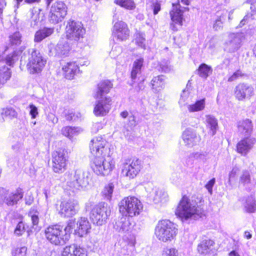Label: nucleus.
I'll use <instances>...</instances> for the list:
<instances>
[{"mask_svg": "<svg viewBox=\"0 0 256 256\" xmlns=\"http://www.w3.org/2000/svg\"><path fill=\"white\" fill-rule=\"evenodd\" d=\"M176 214L182 222H190L204 215V210L195 202L184 196L176 208Z\"/></svg>", "mask_w": 256, "mask_h": 256, "instance_id": "f257e3e1", "label": "nucleus"}, {"mask_svg": "<svg viewBox=\"0 0 256 256\" xmlns=\"http://www.w3.org/2000/svg\"><path fill=\"white\" fill-rule=\"evenodd\" d=\"M74 226L72 221H70L64 228L58 224L50 226L44 230V236L51 244L63 246L69 240Z\"/></svg>", "mask_w": 256, "mask_h": 256, "instance_id": "f03ea898", "label": "nucleus"}, {"mask_svg": "<svg viewBox=\"0 0 256 256\" xmlns=\"http://www.w3.org/2000/svg\"><path fill=\"white\" fill-rule=\"evenodd\" d=\"M114 159L106 154L94 156L90 161V166L93 172L98 176L109 175L115 168Z\"/></svg>", "mask_w": 256, "mask_h": 256, "instance_id": "7ed1b4c3", "label": "nucleus"}, {"mask_svg": "<svg viewBox=\"0 0 256 256\" xmlns=\"http://www.w3.org/2000/svg\"><path fill=\"white\" fill-rule=\"evenodd\" d=\"M89 175L88 172L82 170H76L74 176L70 172L65 173L64 177L67 186L66 189L75 192L86 186L90 180Z\"/></svg>", "mask_w": 256, "mask_h": 256, "instance_id": "20e7f679", "label": "nucleus"}, {"mask_svg": "<svg viewBox=\"0 0 256 256\" xmlns=\"http://www.w3.org/2000/svg\"><path fill=\"white\" fill-rule=\"evenodd\" d=\"M178 233L176 225L168 220H160L157 224L154 234L156 238L163 242H170Z\"/></svg>", "mask_w": 256, "mask_h": 256, "instance_id": "39448f33", "label": "nucleus"}, {"mask_svg": "<svg viewBox=\"0 0 256 256\" xmlns=\"http://www.w3.org/2000/svg\"><path fill=\"white\" fill-rule=\"evenodd\" d=\"M142 208V202L135 196L126 197L119 204L120 212L128 218L138 216Z\"/></svg>", "mask_w": 256, "mask_h": 256, "instance_id": "423d86ee", "label": "nucleus"}, {"mask_svg": "<svg viewBox=\"0 0 256 256\" xmlns=\"http://www.w3.org/2000/svg\"><path fill=\"white\" fill-rule=\"evenodd\" d=\"M18 52L16 51L6 56H0V88L11 77L10 69L6 66H12L18 60Z\"/></svg>", "mask_w": 256, "mask_h": 256, "instance_id": "0eeeda50", "label": "nucleus"}, {"mask_svg": "<svg viewBox=\"0 0 256 256\" xmlns=\"http://www.w3.org/2000/svg\"><path fill=\"white\" fill-rule=\"evenodd\" d=\"M110 214V210L108 204L101 202L95 205L90 212V218L94 224L102 226Z\"/></svg>", "mask_w": 256, "mask_h": 256, "instance_id": "6e6552de", "label": "nucleus"}, {"mask_svg": "<svg viewBox=\"0 0 256 256\" xmlns=\"http://www.w3.org/2000/svg\"><path fill=\"white\" fill-rule=\"evenodd\" d=\"M142 168L141 161L139 159H124L122 163L121 175L128 179H133L139 174Z\"/></svg>", "mask_w": 256, "mask_h": 256, "instance_id": "1a4fd4ad", "label": "nucleus"}, {"mask_svg": "<svg viewBox=\"0 0 256 256\" xmlns=\"http://www.w3.org/2000/svg\"><path fill=\"white\" fill-rule=\"evenodd\" d=\"M68 157L64 149L54 151L52 154V168L55 173H63L67 168Z\"/></svg>", "mask_w": 256, "mask_h": 256, "instance_id": "9d476101", "label": "nucleus"}, {"mask_svg": "<svg viewBox=\"0 0 256 256\" xmlns=\"http://www.w3.org/2000/svg\"><path fill=\"white\" fill-rule=\"evenodd\" d=\"M46 62V60L38 51L32 49L26 67L30 74L38 73L44 68Z\"/></svg>", "mask_w": 256, "mask_h": 256, "instance_id": "9b49d317", "label": "nucleus"}, {"mask_svg": "<svg viewBox=\"0 0 256 256\" xmlns=\"http://www.w3.org/2000/svg\"><path fill=\"white\" fill-rule=\"evenodd\" d=\"M68 8L62 1H56L50 7L49 13V20L54 24L62 22L67 14Z\"/></svg>", "mask_w": 256, "mask_h": 256, "instance_id": "f8f14e48", "label": "nucleus"}, {"mask_svg": "<svg viewBox=\"0 0 256 256\" xmlns=\"http://www.w3.org/2000/svg\"><path fill=\"white\" fill-rule=\"evenodd\" d=\"M89 147L90 152L94 156L106 154L108 150L107 141L101 136L92 138L90 141Z\"/></svg>", "mask_w": 256, "mask_h": 256, "instance_id": "ddd939ff", "label": "nucleus"}, {"mask_svg": "<svg viewBox=\"0 0 256 256\" xmlns=\"http://www.w3.org/2000/svg\"><path fill=\"white\" fill-rule=\"evenodd\" d=\"M244 38L242 33L230 34L227 40L224 43V50L229 52H235L241 47Z\"/></svg>", "mask_w": 256, "mask_h": 256, "instance_id": "4468645a", "label": "nucleus"}, {"mask_svg": "<svg viewBox=\"0 0 256 256\" xmlns=\"http://www.w3.org/2000/svg\"><path fill=\"white\" fill-rule=\"evenodd\" d=\"M66 34L68 39L78 40L83 36L85 30L80 22L70 21L66 26Z\"/></svg>", "mask_w": 256, "mask_h": 256, "instance_id": "2eb2a0df", "label": "nucleus"}, {"mask_svg": "<svg viewBox=\"0 0 256 256\" xmlns=\"http://www.w3.org/2000/svg\"><path fill=\"white\" fill-rule=\"evenodd\" d=\"M96 102L94 108V113L96 116H104L110 112L112 104V98L110 96L95 98Z\"/></svg>", "mask_w": 256, "mask_h": 256, "instance_id": "dca6fc26", "label": "nucleus"}, {"mask_svg": "<svg viewBox=\"0 0 256 256\" xmlns=\"http://www.w3.org/2000/svg\"><path fill=\"white\" fill-rule=\"evenodd\" d=\"M70 48L67 40L62 38L56 46L53 44L48 45L49 54L60 57L66 56L69 54Z\"/></svg>", "mask_w": 256, "mask_h": 256, "instance_id": "f3484780", "label": "nucleus"}, {"mask_svg": "<svg viewBox=\"0 0 256 256\" xmlns=\"http://www.w3.org/2000/svg\"><path fill=\"white\" fill-rule=\"evenodd\" d=\"M130 30L127 24L123 21L116 22L113 26L112 34L114 38L122 42L128 40L130 36Z\"/></svg>", "mask_w": 256, "mask_h": 256, "instance_id": "a211bd4d", "label": "nucleus"}, {"mask_svg": "<svg viewBox=\"0 0 256 256\" xmlns=\"http://www.w3.org/2000/svg\"><path fill=\"white\" fill-rule=\"evenodd\" d=\"M78 210V205L77 200L69 199L62 202L60 204L59 214L64 217H72L75 215Z\"/></svg>", "mask_w": 256, "mask_h": 256, "instance_id": "6ab92c4d", "label": "nucleus"}, {"mask_svg": "<svg viewBox=\"0 0 256 256\" xmlns=\"http://www.w3.org/2000/svg\"><path fill=\"white\" fill-rule=\"evenodd\" d=\"M254 94L252 86L245 83H240L234 88V96L238 101L250 98Z\"/></svg>", "mask_w": 256, "mask_h": 256, "instance_id": "aec40b11", "label": "nucleus"}, {"mask_svg": "<svg viewBox=\"0 0 256 256\" xmlns=\"http://www.w3.org/2000/svg\"><path fill=\"white\" fill-rule=\"evenodd\" d=\"M180 8V6L179 4H176L175 6L173 4V8L170 12L172 20L170 28L174 31L179 30L182 26L183 12Z\"/></svg>", "mask_w": 256, "mask_h": 256, "instance_id": "412c9836", "label": "nucleus"}, {"mask_svg": "<svg viewBox=\"0 0 256 256\" xmlns=\"http://www.w3.org/2000/svg\"><path fill=\"white\" fill-rule=\"evenodd\" d=\"M136 240L134 236H124L120 242V253L122 255L131 256L136 250Z\"/></svg>", "mask_w": 256, "mask_h": 256, "instance_id": "4be33fe9", "label": "nucleus"}, {"mask_svg": "<svg viewBox=\"0 0 256 256\" xmlns=\"http://www.w3.org/2000/svg\"><path fill=\"white\" fill-rule=\"evenodd\" d=\"M88 62H85L84 63L79 62L78 64L76 62H70L64 64L62 70L66 78L72 80L80 72L78 65L82 66H88Z\"/></svg>", "mask_w": 256, "mask_h": 256, "instance_id": "5701e85b", "label": "nucleus"}, {"mask_svg": "<svg viewBox=\"0 0 256 256\" xmlns=\"http://www.w3.org/2000/svg\"><path fill=\"white\" fill-rule=\"evenodd\" d=\"M182 138L185 145L188 147H192L199 144L200 136L192 128H188L184 131Z\"/></svg>", "mask_w": 256, "mask_h": 256, "instance_id": "b1692460", "label": "nucleus"}, {"mask_svg": "<svg viewBox=\"0 0 256 256\" xmlns=\"http://www.w3.org/2000/svg\"><path fill=\"white\" fill-rule=\"evenodd\" d=\"M74 223V231L79 236L82 237L90 232L91 225L87 218H80L77 220L76 224Z\"/></svg>", "mask_w": 256, "mask_h": 256, "instance_id": "393cba45", "label": "nucleus"}, {"mask_svg": "<svg viewBox=\"0 0 256 256\" xmlns=\"http://www.w3.org/2000/svg\"><path fill=\"white\" fill-rule=\"evenodd\" d=\"M256 144V138L246 136L241 140L236 145L237 152L246 156Z\"/></svg>", "mask_w": 256, "mask_h": 256, "instance_id": "a878e982", "label": "nucleus"}, {"mask_svg": "<svg viewBox=\"0 0 256 256\" xmlns=\"http://www.w3.org/2000/svg\"><path fill=\"white\" fill-rule=\"evenodd\" d=\"M114 228L119 232L126 233L131 231L132 226L130 218L123 216L116 221Z\"/></svg>", "mask_w": 256, "mask_h": 256, "instance_id": "bb28decb", "label": "nucleus"}, {"mask_svg": "<svg viewBox=\"0 0 256 256\" xmlns=\"http://www.w3.org/2000/svg\"><path fill=\"white\" fill-rule=\"evenodd\" d=\"M62 256H88L86 250L75 244L66 246L63 250Z\"/></svg>", "mask_w": 256, "mask_h": 256, "instance_id": "cd10ccee", "label": "nucleus"}, {"mask_svg": "<svg viewBox=\"0 0 256 256\" xmlns=\"http://www.w3.org/2000/svg\"><path fill=\"white\" fill-rule=\"evenodd\" d=\"M24 196V192L22 188H18L15 190L4 195V202L8 206H14L17 204Z\"/></svg>", "mask_w": 256, "mask_h": 256, "instance_id": "c85d7f7f", "label": "nucleus"}, {"mask_svg": "<svg viewBox=\"0 0 256 256\" xmlns=\"http://www.w3.org/2000/svg\"><path fill=\"white\" fill-rule=\"evenodd\" d=\"M238 132L242 136H248L250 135L253 130L252 121L248 118L240 120L238 122Z\"/></svg>", "mask_w": 256, "mask_h": 256, "instance_id": "c756f323", "label": "nucleus"}, {"mask_svg": "<svg viewBox=\"0 0 256 256\" xmlns=\"http://www.w3.org/2000/svg\"><path fill=\"white\" fill-rule=\"evenodd\" d=\"M243 210L246 213H254L256 211V200L252 195L244 198L242 200Z\"/></svg>", "mask_w": 256, "mask_h": 256, "instance_id": "7c9ffc66", "label": "nucleus"}, {"mask_svg": "<svg viewBox=\"0 0 256 256\" xmlns=\"http://www.w3.org/2000/svg\"><path fill=\"white\" fill-rule=\"evenodd\" d=\"M150 196L154 202L156 204H164L168 200V193L157 188L153 190Z\"/></svg>", "mask_w": 256, "mask_h": 256, "instance_id": "2f4dec72", "label": "nucleus"}, {"mask_svg": "<svg viewBox=\"0 0 256 256\" xmlns=\"http://www.w3.org/2000/svg\"><path fill=\"white\" fill-rule=\"evenodd\" d=\"M112 87V82L108 80L100 82L98 84L97 90L94 94V98L105 97L104 95L110 92Z\"/></svg>", "mask_w": 256, "mask_h": 256, "instance_id": "473e14b6", "label": "nucleus"}, {"mask_svg": "<svg viewBox=\"0 0 256 256\" xmlns=\"http://www.w3.org/2000/svg\"><path fill=\"white\" fill-rule=\"evenodd\" d=\"M206 124L207 128L209 129L208 133L211 136H214L218 129V120L212 115L208 114L206 116Z\"/></svg>", "mask_w": 256, "mask_h": 256, "instance_id": "72a5a7b5", "label": "nucleus"}, {"mask_svg": "<svg viewBox=\"0 0 256 256\" xmlns=\"http://www.w3.org/2000/svg\"><path fill=\"white\" fill-rule=\"evenodd\" d=\"M214 242L210 240H203L198 246V252L202 254H210L212 250Z\"/></svg>", "mask_w": 256, "mask_h": 256, "instance_id": "f704fd0d", "label": "nucleus"}, {"mask_svg": "<svg viewBox=\"0 0 256 256\" xmlns=\"http://www.w3.org/2000/svg\"><path fill=\"white\" fill-rule=\"evenodd\" d=\"M54 32V28H44L40 30L35 34L34 41L36 42H39L45 38L51 36Z\"/></svg>", "mask_w": 256, "mask_h": 256, "instance_id": "c9c22d12", "label": "nucleus"}, {"mask_svg": "<svg viewBox=\"0 0 256 256\" xmlns=\"http://www.w3.org/2000/svg\"><path fill=\"white\" fill-rule=\"evenodd\" d=\"M84 132V129L80 127L65 126L62 129V134L68 138H72L74 136H77Z\"/></svg>", "mask_w": 256, "mask_h": 256, "instance_id": "e433bc0d", "label": "nucleus"}, {"mask_svg": "<svg viewBox=\"0 0 256 256\" xmlns=\"http://www.w3.org/2000/svg\"><path fill=\"white\" fill-rule=\"evenodd\" d=\"M144 60L141 57L136 58L134 61L131 72V78L132 80H135L137 75L140 74L142 68L144 65Z\"/></svg>", "mask_w": 256, "mask_h": 256, "instance_id": "4c0bfd02", "label": "nucleus"}, {"mask_svg": "<svg viewBox=\"0 0 256 256\" xmlns=\"http://www.w3.org/2000/svg\"><path fill=\"white\" fill-rule=\"evenodd\" d=\"M166 78L163 75L154 77L151 80L152 87L156 91H159L164 86Z\"/></svg>", "mask_w": 256, "mask_h": 256, "instance_id": "58836bf2", "label": "nucleus"}, {"mask_svg": "<svg viewBox=\"0 0 256 256\" xmlns=\"http://www.w3.org/2000/svg\"><path fill=\"white\" fill-rule=\"evenodd\" d=\"M240 184H242L246 189L250 190L254 188L256 182L251 180L249 172L245 171L240 178Z\"/></svg>", "mask_w": 256, "mask_h": 256, "instance_id": "ea45409f", "label": "nucleus"}, {"mask_svg": "<svg viewBox=\"0 0 256 256\" xmlns=\"http://www.w3.org/2000/svg\"><path fill=\"white\" fill-rule=\"evenodd\" d=\"M206 106L205 98L196 100L194 103L188 104L187 109L190 112H198L203 110Z\"/></svg>", "mask_w": 256, "mask_h": 256, "instance_id": "a19ab883", "label": "nucleus"}, {"mask_svg": "<svg viewBox=\"0 0 256 256\" xmlns=\"http://www.w3.org/2000/svg\"><path fill=\"white\" fill-rule=\"evenodd\" d=\"M198 74L203 78H206L212 74V67L206 64H202L200 65L198 70Z\"/></svg>", "mask_w": 256, "mask_h": 256, "instance_id": "79ce46f5", "label": "nucleus"}, {"mask_svg": "<svg viewBox=\"0 0 256 256\" xmlns=\"http://www.w3.org/2000/svg\"><path fill=\"white\" fill-rule=\"evenodd\" d=\"M114 188V184L113 182H109L106 184L101 192L102 196L105 200H110Z\"/></svg>", "mask_w": 256, "mask_h": 256, "instance_id": "37998d69", "label": "nucleus"}, {"mask_svg": "<svg viewBox=\"0 0 256 256\" xmlns=\"http://www.w3.org/2000/svg\"><path fill=\"white\" fill-rule=\"evenodd\" d=\"M133 42L138 46L146 49V38L145 34L143 32H136L134 34Z\"/></svg>", "mask_w": 256, "mask_h": 256, "instance_id": "c03bdc74", "label": "nucleus"}, {"mask_svg": "<svg viewBox=\"0 0 256 256\" xmlns=\"http://www.w3.org/2000/svg\"><path fill=\"white\" fill-rule=\"evenodd\" d=\"M114 3L128 10H134L136 7L132 0H114Z\"/></svg>", "mask_w": 256, "mask_h": 256, "instance_id": "a18cd8bd", "label": "nucleus"}, {"mask_svg": "<svg viewBox=\"0 0 256 256\" xmlns=\"http://www.w3.org/2000/svg\"><path fill=\"white\" fill-rule=\"evenodd\" d=\"M192 156L195 160L202 163H205L210 158V154L206 152H195Z\"/></svg>", "mask_w": 256, "mask_h": 256, "instance_id": "49530a36", "label": "nucleus"}, {"mask_svg": "<svg viewBox=\"0 0 256 256\" xmlns=\"http://www.w3.org/2000/svg\"><path fill=\"white\" fill-rule=\"evenodd\" d=\"M226 16V12L224 14V12L219 14V13H218L216 16V18L214 21L213 24V28L216 30H218L222 28V24L224 20L225 19V17Z\"/></svg>", "mask_w": 256, "mask_h": 256, "instance_id": "de8ad7c7", "label": "nucleus"}, {"mask_svg": "<svg viewBox=\"0 0 256 256\" xmlns=\"http://www.w3.org/2000/svg\"><path fill=\"white\" fill-rule=\"evenodd\" d=\"M192 97V94L188 90H184L181 94L179 104L182 106L184 105L186 103L190 101Z\"/></svg>", "mask_w": 256, "mask_h": 256, "instance_id": "09e8293b", "label": "nucleus"}, {"mask_svg": "<svg viewBox=\"0 0 256 256\" xmlns=\"http://www.w3.org/2000/svg\"><path fill=\"white\" fill-rule=\"evenodd\" d=\"M30 26L34 28L38 26L40 22V12L36 10H32L31 11Z\"/></svg>", "mask_w": 256, "mask_h": 256, "instance_id": "8fccbe9b", "label": "nucleus"}, {"mask_svg": "<svg viewBox=\"0 0 256 256\" xmlns=\"http://www.w3.org/2000/svg\"><path fill=\"white\" fill-rule=\"evenodd\" d=\"M162 256H181L178 250L175 248L166 247L162 251Z\"/></svg>", "mask_w": 256, "mask_h": 256, "instance_id": "3c124183", "label": "nucleus"}, {"mask_svg": "<svg viewBox=\"0 0 256 256\" xmlns=\"http://www.w3.org/2000/svg\"><path fill=\"white\" fill-rule=\"evenodd\" d=\"M80 117V114L72 110H68L65 112V118L68 121H76Z\"/></svg>", "mask_w": 256, "mask_h": 256, "instance_id": "603ef678", "label": "nucleus"}, {"mask_svg": "<svg viewBox=\"0 0 256 256\" xmlns=\"http://www.w3.org/2000/svg\"><path fill=\"white\" fill-rule=\"evenodd\" d=\"M122 46L118 44L112 46L111 51L110 52V56L112 58L118 57L122 52Z\"/></svg>", "mask_w": 256, "mask_h": 256, "instance_id": "864d4df0", "label": "nucleus"}, {"mask_svg": "<svg viewBox=\"0 0 256 256\" xmlns=\"http://www.w3.org/2000/svg\"><path fill=\"white\" fill-rule=\"evenodd\" d=\"M10 40L12 45H19L21 43V35L18 32L14 33L10 36Z\"/></svg>", "mask_w": 256, "mask_h": 256, "instance_id": "5fc2aeb1", "label": "nucleus"}, {"mask_svg": "<svg viewBox=\"0 0 256 256\" xmlns=\"http://www.w3.org/2000/svg\"><path fill=\"white\" fill-rule=\"evenodd\" d=\"M172 182L176 185L180 184L184 181V177L180 174H173L171 177Z\"/></svg>", "mask_w": 256, "mask_h": 256, "instance_id": "6e6d98bb", "label": "nucleus"}, {"mask_svg": "<svg viewBox=\"0 0 256 256\" xmlns=\"http://www.w3.org/2000/svg\"><path fill=\"white\" fill-rule=\"evenodd\" d=\"M27 248L25 246L16 248L12 251V256H26Z\"/></svg>", "mask_w": 256, "mask_h": 256, "instance_id": "4d7b16f0", "label": "nucleus"}, {"mask_svg": "<svg viewBox=\"0 0 256 256\" xmlns=\"http://www.w3.org/2000/svg\"><path fill=\"white\" fill-rule=\"evenodd\" d=\"M2 114L12 118L16 116V112L12 108H3L2 112Z\"/></svg>", "mask_w": 256, "mask_h": 256, "instance_id": "13d9d810", "label": "nucleus"}, {"mask_svg": "<svg viewBox=\"0 0 256 256\" xmlns=\"http://www.w3.org/2000/svg\"><path fill=\"white\" fill-rule=\"evenodd\" d=\"M25 230V224L23 222H20L17 224L14 233L17 236H20L24 232Z\"/></svg>", "mask_w": 256, "mask_h": 256, "instance_id": "bf43d9fd", "label": "nucleus"}, {"mask_svg": "<svg viewBox=\"0 0 256 256\" xmlns=\"http://www.w3.org/2000/svg\"><path fill=\"white\" fill-rule=\"evenodd\" d=\"M28 108L30 110L29 113L32 118H35L38 114V108L33 104L29 105Z\"/></svg>", "mask_w": 256, "mask_h": 256, "instance_id": "052dcab7", "label": "nucleus"}, {"mask_svg": "<svg viewBox=\"0 0 256 256\" xmlns=\"http://www.w3.org/2000/svg\"><path fill=\"white\" fill-rule=\"evenodd\" d=\"M251 4L250 10L251 12L250 15V18L251 20H255L254 24H256V2H250Z\"/></svg>", "mask_w": 256, "mask_h": 256, "instance_id": "680f3d73", "label": "nucleus"}, {"mask_svg": "<svg viewBox=\"0 0 256 256\" xmlns=\"http://www.w3.org/2000/svg\"><path fill=\"white\" fill-rule=\"evenodd\" d=\"M216 182V180L214 178H212L205 185V188L208 190V192L210 194H212V188Z\"/></svg>", "mask_w": 256, "mask_h": 256, "instance_id": "e2e57ef3", "label": "nucleus"}, {"mask_svg": "<svg viewBox=\"0 0 256 256\" xmlns=\"http://www.w3.org/2000/svg\"><path fill=\"white\" fill-rule=\"evenodd\" d=\"M25 203L27 205H31L34 200V196L31 192H28L26 193L25 198Z\"/></svg>", "mask_w": 256, "mask_h": 256, "instance_id": "0e129e2a", "label": "nucleus"}, {"mask_svg": "<svg viewBox=\"0 0 256 256\" xmlns=\"http://www.w3.org/2000/svg\"><path fill=\"white\" fill-rule=\"evenodd\" d=\"M103 128L104 124L102 122H96L92 124V130L93 132L96 133Z\"/></svg>", "mask_w": 256, "mask_h": 256, "instance_id": "69168bd1", "label": "nucleus"}, {"mask_svg": "<svg viewBox=\"0 0 256 256\" xmlns=\"http://www.w3.org/2000/svg\"><path fill=\"white\" fill-rule=\"evenodd\" d=\"M242 72L240 70H237L228 78V81L229 82H233L236 80L240 76H242Z\"/></svg>", "mask_w": 256, "mask_h": 256, "instance_id": "338daca9", "label": "nucleus"}, {"mask_svg": "<svg viewBox=\"0 0 256 256\" xmlns=\"http://www.w3.org/2000/svg\"><path fill=\"white\" fill-rule=\"evenodd\" d=\"M22 146L23 144L22 142L18 141L13 144L12 146V148L15 152H18L22 148Z\"/></svg>", "mask_w": 256, "mask_h": 256, "instance_id": "774afa93", "label": "nucleus"}]
</instances>
